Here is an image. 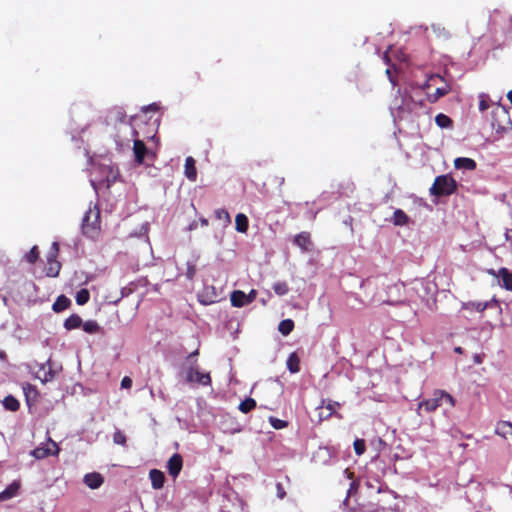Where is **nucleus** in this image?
I'll use <instances>...</instances> for the list:
<instances>
[{
	"label": "nucleus",
	"mask_w": 512,
	"mask_h": 512,
	"mask_svg": "<svg viewBox=\"0 0 512 512\" xmlns=\"http://www.w3.org/2000/svg\"><path fill=\"white\" fill-rule=\"evenodd\" d=\"M196 162L193 157L189 156L185 159L184 174L190 181H196L197 170Z\"/></svg>",
	"instance_id": "15"
},
{
	"label": "nucleus",
	"mask_w": 512,
	"mask_h": 512,
	"mask_svg": "<svg viewBox=\"0 0 512 512\" xmlns=\"http://www.w3.org/2000/svg\"><path fill=\"white\" fill-rule=\"evenodd\" d=\"M366 486L371 489L375 488V486L371 482H366Z\"/></svg>",
	"instance_id": "57"
},
{
	"label": "nucleus",
	"mask_w": 512,
	"mask_h": 512,
	"mask_svg": "<svg viewBox=\"0 0 512 512\" xmlns=\"http://www.w3.org/2000/svg\"><path fill=\"white\" fill-rule=\"evenodd\" d=\"M435 122L440 128H450L453 125L452 119L443 113L436 115Z\"/></svg>",
	"instance_id": "32"
},
{
	"label": "nucleus",
	"mask_w": 512,
	"mask_h": 512,
	"mask_svg": "<svg viewBox=\"0 0 512 512\" xmlns=\"http://www.w3.org/2000/svg\"><path fill=\"white\" fill-rule=\"evenodd\" d=\"M487 273L493 277H499L498 272H496L494 269H487Z\"/></svg>",
	"instance_id": "50"
},
{
	"label": "nucleus",
	"mask_w": 512,
	"mask_h": 512,
	"mask_svg": "<svg viewBox=\"0 0 512 512\" xmlns=\"http://www.w3.org/2000/svg\"><path fill=\"white\" fill-rule=\"evenodd\" d=\"M498 275L503 281V287L512 291V273L505 267H502L498 270Z\"/></svg>",
	"instance_id": "22"
},
{
	"label": "nucleus",
	"mask_w": 512,
	"mask_h": 512,
	"mask_svg": "<svg viewBox=\"0 0 512 512\" xmlns=\"http://www.w3.org/2000/svg\"><path fill=\"white\" fill-rule=\"evenodd\" d=\"M276 494L279 499H284L286 496V491L282 483H276Z\"/></svg>",
	"instance_id": "43"
},
{
	"label": "nucleus",
	"mask_w": 512,
	"mask_h": 512,
	"mask_svg": "<svg viewBox=\"0 0 512 512\" xmlns=\"http://www.w3.org/2000/svg\"><path fill=\"white\" fill-rule=\"evenodd\" d=\"M408 215L401 209H396L393 213L392 222L395 226H406L409 224Z\"/></svg>",
	"instance_id": "20"
},
{
	"label": "nucleus",
	"mask_w": 512,
	"mask_h": 512,
	"mask_svg": "<svg viewBox=\"0 0 512 512\" xmlns=\"http://www.w3.org/2000/svg\"><path fill=\"white\" fill-rule=\"evenodd\" d=\"M345 473H347L348 475V478L352 479L353 478V473L350 472L348 469L345 470Z\"/></svg>",
	"instance_id": "55"
},
{
	"label": "nucleus",
	"mask_w": 512,
	"mask_h": 512,
	"mask_svg": "<svg viewBox=\"0 0 512 512\" xmlns=\"http://www.w3.org/2000/svg\"><path fill=\"white\" fill-rule=\"evenodd\" d=\"M108 119L110 122H113L114 124L126 123L127 115L122 108L116 107L109 112Z\"/></svg>",
	"instance_id": "17"
},
{
	"label": "nucleus",
	"mask_w": 512,
	"mask_h": 512,
	"mask_svg": "<svg viewBox=\"0 0 512 512\" xmlns=\"http://www.w3.org/2000/svg\"><path fill=\"white\" fill-rule=\"evenodd\" d=\"M90 299V293L87 289L79 290L75 295V300L78 305H85Z\"/></svg>",
	"instance_id": "34"
},
{
	"label": "nucleus",
	"mask_w": 512,
	"mask_h": 512,
	"mask_svg": "<svg viewBox=\"0 0 512 512\" xmlns=\"http://www.w3.org/2000/svg\"><path fill=\"white\" fill-rule=\"evenodd\" d=\"M269 423L271 424V426L274 429H277V430L286 428L288 426V422L287 421L278 419V418H276L274 416H270L269 417Z\"/></svg>",
	"instance_id": "38"
},
{
	"label": "nucleus",
	"mask_w": 512,
	"mask_h": 512,
	"mask_svg": "<svg viewBox=\"0 0 512 512\" xmlns=\"http://www.w3.org/2000/svg\"><path fill=\"white\" fill-rule=\"evenodd\" d=\"M353 446L357 455H362L366 450V444L363 439H356L353 443Z\"/></svg>",
	"instance_id": "40"
},
{
	"label": "nucleus",
	"mask_w": 512,
	"mask_h": 512,
	"mask_svg": "<svg viewBox=\"0 0 512 512\" xmlns=\"http://www.w3.org/2000/svg\"><path fill=\"white\" fill-rule=\"evenodd\" d=\"M113 442L117 445L125 446L127 442L126 435L121 430H116L113 434Z\"/></svg>",
	"instance_id": "39"
},
{
	"label": "nucleus",
	"mask_w": 512,
	"mask_h": 512,
	"mask_svg": "<svg viewBox=\"0 0 512 512\" xmlns=\"http://www.w3.org/2000/svg\"><path fill=\"white\" fill-rule=\"evenodd\" d=\"M256 407V401L255 399L251 398V397H248L246 398L245 400H243L242 402H240L238 408L239 410L244 413V414H247L249 413L250 411H252L254 408Z\"/></svg>",
	"instance_id": "31"
},
{
	"label": "nucleus",
	"mask_w": 512,
	"mask_h": 512,
	"mask_svg": "<svg viewBox=\"0 0 512 512\" xmlns=\"http://www.w3.org/2000/svg\"><path fill=\"white\" fill-rule=\"evenodd\" d=\"M491 126L501 136L512 129V121L505 107L499 105L492 110Z\"/></svg>",
	"instance_id": "3"
},
{
	"label": "nucleus",
	"mask_w": 512,
	"mask_h": 512,
	"mask_svg": "<svg viewBox=\"0 0 512 512\" xmlns=\"http://www.w3.org/2000/svg\"><path fill=\"white\" fill-rule=\"evenodd\" d=\"M378 286H379V285H378L377 281L372 280V279H370V278H367V279H366V280H364V281L362 282V284H361V287H362V288H365V289H366V288H370V287H372V288H377Z\"/></svg>",
	"instance_id": "44"
},
{
	"label": "nucleus",
	"mask_w": 512,
	"mask_h": 512,
	"mask_svg": "<svg viewBox=\"0 0 512 512\" xmlns=\"http://www.w3.org/2000/svg\"><path fill=\"white\" fill-rule=\"evenodd\" d=\"M285 480H286V482H287V483H290V478H289V476H285Z\"/></svg>",
	"instance_id": "59"
},
{
	"label": "nucleus",
	"mask_w": 512,
	"mask_h": 512,
	"mask_svg": "<svg viewBox=\"0 0 512 512\" xmlns=\"http://www.w3.org/2000/svg\"><path fill=\"white\" fill-rule=\"evenodd\" d=\"M132 136L136 137L133 143V154L134 160L138 165H142L144 163L145 158L154 159L155 155L147 148L145 143L137 139L138 131L136 129H132Z\"/></svg>",
	"instance_id": "7"
},
{
	"label": "nucleus",
	"mask_w": 512,
	"mask_h": 512,
	"mask_svg": "<svg viewBox=\"0 0 512 512\" xmlns=\"http://www.w3.org/2000/svg\"><path fill=\"white\" fill-rule=\"evenodd\" d=\"M495 433L503 438L512 436V423L509 421H500L497 423Z\"/></svg>",
	"instance_id": "18"
},
{
	"label": "nucleus",
	"mask_w": 512,
	"mask_h": 512,
	"mask_svg": "<svg viewBox=\"0 0 512 512\" xmlns=\"http://www.w3.org/2000/svg\"><path fill=\"white\" fill-rule=\"evenodd\" d=\"M358 488H359V482L357 480L352 481L350 483V486H349V489H348V492H347L346 500L348 499V497L350 495L355 494L358 491Z\"/></svg>",
	"instance_id": "42"
},
{
	"label": "nucleus",
	"mask_w": 512,
	"mask_h": 512,
	"mask_svg": "<svg viewBox=\"0 0 512 512\" xmlns=\"http://www.w3.org/2000/svg\"><path fill=\"white\" fill-rule=\"evenodd\" d=\"M59 452H60V448L58 447L57 443L55 441H53L51 438H49L45 445L36 447L31 452V455L34 458L40 460V459H44L51 455L57 456L59 454Z\"/></svg>",
	"instance_id": "10"
},
{
	"label": "nucleus",
	"mask_w": 512,
	"mask_h": 512,
	"mask_svg": "<svg viewBox=\"0 0 512 512\" xmlns=\"http://www.w3.org/2000/svg\"><path fill=\"white\" fill-rule=\"evenodd\" d=\"M23 390H24V393L26 395V397L28 398V395H29V392L32 391L34 393H36V389L31 385V384H26L24 387H23Z\"/></svg>",
	"instance_id": "48"
},
{
	"label": "nucleus",
	"mask_w": 512,
	"mask_h": 512,
	"mask_svg": "<svg viewBox=\"0 0 512 512\" xmlns=\"http://www.w3.org/2000/svg\"><path fill=\"white\" fill-rule=\"evenodd\" d=\"M198 355V350H195L194 352H192L188 357H187V360L191 363V361H193L192 359Z\"/></svg>",
	"instance_id": "51"
},
{
	"label": "nucleus",
	"mask_w": 512,
	"mask_h": 512,
	"mask_svg": "<svg viewBox=\"0 0 512 512\" xmlns=\"http://www.w3.org/2000/svg\"><path fill=\"white\" fill-rule=\"evenodd\" d=\"M201 224L203 226H207L208 225V220L207 219H201Z\"/></svg>",
	"instance_id": "56"
},
{
	"label": "nucleus",
	"mask_w": 512,
	"mask_h": 512,
	"mask_svg": "<svg viewBox=\"0 0 512 512\" xmlns=\"http://www.w3.org/2000/svg\"><path fill=\"white\" fill-rule=\"evenodd\" d=\"M272 288L274 292L279 296L286 295L289 292V286L285 281H279L274 283Z\"/></svg>",
	"instance_id": "35"
},
{
	"label": "nucleus",
	"mask_w": 512,
	"mask_h": 512,
	"mask_svg": "<svg viewBox=\"0 0 512 512\" xmlns=\"http://www.w3.org/2000/svg\"><path fill=\"white\" fill-rule=\"evenodd\" d=\"M71 304V301L69 298H67L65 295H60L57 297L55 302L52 305V309L54 312L58 313L61 311L66 310Z\"/></svg>",
	"instance_id": "23"
},
{
	"label": "nucleus",
	"mask_w": 512,
	"mask_h": 512,
	"mask_svg": "<svg viewBox=\"0 0 512 512\" xmlns=\"http://www.w3.org/2000/svg\"><path fill=\"white\" fill-rule=\"evenodd\" d=\"M489 108V104L486 100L484 99H481L480 102H479V110L480 111H485Z\"/></svg>",
	"instance_id": "49"
},
{
	"label": "nucleus",
	"mask_w": 512,
	"mask_h": 512,
	"mask_svg": "<svg viewBox=\"0 0 512 512\" xmlns=\"http://www.w3.org/2000/svg\"><path fill=\"white\" fill-rule=\"evenodd\" d=\"M215 218L226 227L231 223V217L229 212L224 208L216 209L214 212Z\"/></svg>",
	"instance_id": "27"
},
{
	"label": "nucleus",
	"mask_w": 512,
	"mask_h": 512,
	"mask_svg": "<svg viewBox=\"0 0 512 512\" xmlns=\"http://www.w3.org/2000/svg\"><path fill=\"white\" fill-rule=\"evenodd\" d=\"M449 88L447 85L444 87L437 88L434 93L428 95V99L430 102L434 103L438 101L441 97L448 94Z\"/></svg>",
	"instance_id": "33"
},
{
	"label": "nucleus",
	"mask_w": 512,
	"mask_h": 512,
	"mask_svg": "<svg viewBox=\"0 0 512 512\" xmlns=\"http://www.w3.org/2000/svg\"><path fill=\"white\" fill-rule=\"evenodd\" d=\"M3 406L6 410L16 412L20 408L19 401L12 395H8L3 400Z\"/></svg>",
	"instance_id": "28"
},
{
	"label": "nucleus",
	"mask_w": 512,
	"mask_h": 512,
	"mask_svg": "<svg viewBox=\"0 0 512 512\" xmlns=\"http://www.w3.org/2000/svg\"><path fill=\"white\" fill-rule=\"evenodd\" d=\"M39 258V249L37 246H33L30 251L25 255L27 262L34 264Z\"/></svg>",
	"instance_id": "37"
},
{
	"label": "nucleus",
	"mask_w": 512,
	"mask_h": 512,
	"mask_svg": "<svg viewBox=\"0 0 512 512\" xmlns=\"http://www.w3.org/2000/svg\"><path fill=\"white\" fill-rule=\"evenodd\" d=\"M454 166L457 169L474 170L476 162L471 158L459 157L455 159Z\"/></svg>",
	"instance_id": "19"
},
{
	"label": "nucleus",
	"mask_w": 512,
	"mask_h": 512,
	"mask_svg": "<svg viewBox=\"0 0 512 512\" xmlns=\"http://www.w3.org/2000/svg\"><path fill=\"white\" fill-rule=\"evenodd\" d=\"M185 381L189 384L197 383L202 386H210L212 379L210 373H203L199 371L197 359L191 361L190 365L183 369Z\"/></svg>",
	"instance_id": "4"
},
{
	"label": "nucleus",
	"mask_w": 512,
	"mask_h": 512,
	"mask_svg": "<svg viewBox=\"0 0 512 512\" xmlns=\"http://www.w3.org/2000/svg\"><path fill=\"white\" fill-rule=\"evenodd\" d=\"M377 492L378 493H381L383 491V487L382 485H379L377 488H376Z\"/></svg>",
	"instance_id": "58"
},
{
	"label": "nucleus",
	"mask_w": 512,
	"mask_h": 512,
	"mask_svg": "<svg viewBox=\"0 0 512 512\" xmlns=\"http://www.w3.org/2000/svg\"><path fill=\"white\" fill-rule=\"evenodd\" d=\"M195 273H196V267L194 264L192 263H187V270H186V277L189 279V280H192L195 276Z\"/></svg>",
	"instance_id": "41"
},
{
	"label": "nucleus",
	"mask_w": 512,
	"mask_h": 512,
	"mask_svg": "<svg viewBox=\"0 0 512 512\" xmlns=\"http://www.w3.org/2000/svg\"><path fill=\"white\" fill-rule=\"evenodd\" d=\"M443 404H447L449 407L455 406L454 397L448 392L436 389L433 395L429 399H424L418 404V409H424L426 412L431 413L441 407Z\"/></svg>",
	"instance_id": "2"
},
{
	"label": "nucleus",
	"mask_w": 512,
	"mask_h": 512,
	"mask_svg": "<svg viewBox=\"0 0 512 512\" xmlns=\"http://www.w3.org/2000/svg\"><path fill=\"white\" fill-rule=\"evenodd\" d=\"M54 378V372L49 369L48 371H44V376L41 378L42 382L51 381Z\"/></svg>",
	"instance_id": "46"
},
{
	"label": "nucleus",
	"mask_w": 512,
	"mask_h": 512,
	"mask_svg": "<svg viewBox=\"0 0 512 512\" xmlns=\"http://www.w3.org/2000/svg\"><path fill=\"white\" fill-rule=\"evenodd\" d=\"M507 98L509 99L510 103L512 104V90L508 92Z\"/></svg>",
	"instance_id": "54"
},
{
	"label": "nucleus",
	"mask_w": 512,
	"mask_h": 512,
	"mask_svg": "<svg viewBox=\"0 0 512 512\" xmlns=\"http://www.w3.org/2000/svg\"><path fill=\"white\" fill-rule=\"evenodd\" d=\"M294 326L292 319H284L279 323L278 330L282 335L287 336L293 331Z\"/></svg>",
	"instance_id": "29"
},
{
	"label": "nucleus",
	"mask_w": 512,
	"mask_h": 512,
	"mask_svg": "<svg viewBox=\"0 0 512 512\" xmlns=\"http://www.w3.org/2000/svg\"><path fill=\"white\" fill-rule=\"evenodd\" d=\"M19 489V484L12 483L6 490L1 494L2 499H9L13 497Z\"/></svg>",
	"instance_id": "36"
},
{
	"label": "nucleus",
	"mask_w": 512,
	"mask_h": 512,
	"mask_svg": "<svg viewBox=\"0 0 512 512\" xmlns=\"http://www.w3.org/2000/svg\"><path fill=\"white\" fill-rule=\"evenodd\" d=\"M6 358V353L0 350V360H4Z\"/></svg>",
	"instance_id": "53"
},
{
	"label": "nucleus",
	"mask_w": 512,
	"mask_h": 512,
	"mask_svg": "<svg viewBox=\"0 0 512 512\" xmlns=\"http://www.w3.org/2000/svg\"><path fill=\"white\" fill-rule=\"evenodd\" d=\"M131 386H132V379L128 376H125L121 380V387L125 388V389H129V388H131Z\"/></svg>",
	"instance_id": "45"
},
{
	"label": "nucleus",
	"mask_w": 512,
	"mask_h": 512,
	"mask_svg": "<svg viewBox=\"0 0 512 512\" xmlns=\"http://www.w3.org/2000/svg\"><path fill=\"white\" fill-rule=\"evenodd\" d=\"M82 325V319L77 314L70 315L64 322V327L66 330L77 329Z\"/></svg>",
	"instance_id": "24"
},
{
	"label": "nucleus",
	"mask_w": 512,
	"mask_h": 512,
	"mask_svg": "<svg viewBox=\"0 0 512 512\" xmlns=\"http://www.w3.org/2000/svg\"><path fill=\"white\" fill-rule=\"evenodd\" d=\"M294 244L300 247L303 251H310L313 245L310 233L303 231L295 235Z\"/></svg>",
	"instance_id": "13"
},
{
	"label": "nucleus",
	"mask_w": 512,
	"mask_h": 512,
	"mask_svg": "<svg viewBox=\"0 0 512 512\" xmlns=\"http://www.w3.org/2000/svg\"><path fill=\"white\" fill-rule=\"evenodd\" d=\"M149 478L151 480V485L153 489H161L164 486L165 475L162 471L158 469H152L149 472Z\"/></svg>",
	"instance_id": "14"
},
{
	"label": "nucleus",
	"mask_w": 512,
	"mask_h": 512,
	"mask_svg": "<svg viewBox=\"0 0 512 512\" xmlns=\"http://www.w3.org/2000/svg\"><path fill=\"white\" fill-rule=\"evenodd\" d=\"M230 301H231L232 306L238 307V308L249 304L247 301L246 293H244L241 290L233 291L230 296Z\"/></svg>",
	"instance_id": "16"
},
{
	"label": "nucleus",
	"mask_w": 512,
	"mask_h": 512,
	"mask_svg": "<svg viewBox=\"0 0 512 512\" xmlns=\"http://www.w3.org/2000/svg\"><path fill=\"white\" fill-rule=\"evenodd\" d=\"M341 404L332 400H322L321 404L316 408L318 420L320 422L329 419L334 414L338 408H340Z\"/></svg>",
	"instance_id": "9"
},
{
	"label": "nucleus",
	"mask_w": 512,
	"mask_h": 512,
	"mask_svg": "<svg viewBox=\"0 0 512 512\" xmlns=\"http://www.w3.org/2000/svg\"><path fill=\"white\" fill-rule=\"evenodd\" d=\"M249 227V220L243 213H238L235 217V228L240 233H246Z\"/></svg>",
	"instance_id": "21"
},
{
	"label": "nucleus",
	"mask_w": 512,
	"mask_h": 512,
	"mask_svg": "<svg viewBox=\"0 0 512 512\" xmlns=\"http://www.w3.org/2000/svg\"><path fill=\"white\" fill-rule=\"evenodd\" d=\"M457 189L456 181L448 175L437 176L430 188V193L437 197L449 196Z\"/></svg>",
	"instance_id": "5"
},
{
	"label": "nucleus",
	"mask_w": 512,
	"mask_h": 512,
	"mask_svg": "<svg viewBox=\"0 0 512 512\" xmlns=\"http://www.w3.org/2000/svg\"><path fill=\"white\" fill-rule=\"evenodd\" d=\"M386 288L387 290L385 292V296H383L380 293H377L371 298V302H378L380 304H388L392 306H397L403 303V301L400 300L399 297H394L392 295L393 291H397L398 293L400 292L402 288L401 284L388 285L386 286Z\"/></svg>",
	"instance_id": "8"
},
{
	"label": "nucleus",
	"mask_w": 512,
	"mask_h": 512,
	"mask_svg": "<svg viewBox=\"0 0 512 512\" xmlns=\"http://www.w3.org/2000/svg\"><path fill=\"white\" fill-rule=\"evenodd\" d=\"M489 306L488 302H477V301H469L465 302L462 305V308L465 310H475L478 312H483Z\"/></svg>",
	"instance_id": "25"
},
{
	"label": "nucleus",
	"mask_w": 512,
	"mask_h": 512,
	"mask_svg": "<svg viewBox=\"0 0 512 512\" xmlns=\"http://www.w3.org/2000/svg\"><path fill=\"white\" fill-rule=\"evenodd\" d=\"M82 328L86 333L96 334L101 331L100 325L95 320H88L82 323Z\"/></svg>",
	"instance_id": "30"
},
{
	"label": "nucleus",
	"mask_w": 512,
	"mask_h": 512,
	"mask_svg": "<svg viewBox=\"0 0 512 512\" xmlns=\"http://www.w3.org/2000/svg\"><path fill=\"white\" fill-rule=\"evenodd\" d=\"M83 482L90 489H98L104 482V478L100 473L92 472L84 475Z\"/></svg>",
	"instance_id": "12"
},
{
	"label": "nucleus",
	"mask_w": 512,
	"mask_h": 512,
	"mask_svg": "<svg viewBox=\"0 0 512 512\" xmlns=\"http://www.w3.org/2000/svg\"><path fill=\"white\" fill-rule=\"evenodd\" d=\"M287 368L291 373H297L300 371V359L295 352L289 355L287 359Z\"/></svg>",
	"instance_id": "26"
},
{
	"label": "nucleus",
	"mask_w": 512,
	"mask_h": 512,
	"mask_svg": "<svg viewBox=\"0 0 512 512\" xmlns=\"http://www.w3.org/2000/svg\"><path fill=\"white\" fill-rule=\"evenodd\" d=\"M454 352L458 353V354H462L463 353V349H462V347L457 346V347L454 348Z\"/></svg>",
	"instance_id": "52"
},
{
	"label": "nucleus",
	"mask_w": 512,
	"mask_h": 512,
	"mask_svg": "<svg viewBox=\"0 0 512 512\" xmlns=\"http://www.w3.org/2000/svg\"><path fill=\"white\" fill-rule=\"evenodd\" d=\"M183 467V458L180 454H173L167 462V469L170 476L178 477Z\"/></svg>",
	"instance_id": "11"
},
{
	"label": "nucleus",
	"mask_w": 512,
	"mask_h": 512,
	"mask_svg": "<svg viewBox=\"0 0 512 512\" xmlns=\"http://www.w3.org/2000/svg\"><path fill=\"white\" fill-rule=\"evenodd\" d=\"M59 255V243L53 242L47 254V266L45 268L46 276L57 277L61 270V263L57 260Z\"/></svg>",
	"instance_id": "6"
},
{
	"label": "nucleus",
	"mask_w": 512,
	"mask_h": 512,
	"mask_svg": "<svg viewBox=\"0 0 512 512\" xmlns=\"http://www.w3.org/2000/svg\"><path fill=\"white\" fill-rule=\"evenodd\" d=\"M101 230V214L99 207L95 204L89 206L82 220V232L85 236L95 239Z\"/></svg>",
	"instance_id": "1"
},
{
	"label": "nucleus",
	"mask_w": 512,
	"mask_h": 512,
	"mask_svg": "<svg viewBox=\"0 0 512 512\" xmlns=\"http://www.w3.org/2000/svg\"><path fill=\"white\" fill-rule=\"evenodd\" d=\"M248 303H252L257 297V291L255 289L250 290L248 294H246Z\"/></svg>",
	"instance_id": "47"
}]
</instances>
